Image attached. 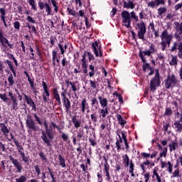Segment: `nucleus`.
Returning <instances> with one entry per match:
<instances>
[{"label":"nucleus","instance_id":"20","mask_svg":"<svg viewBox=\"0 0 182 182\" xmlns=\"http://www.w3.org/2000/svg\"><path fill=\"white\" fill-rule=\"evenodd\" d=\"M52 92H53V98L56 100V102H58V105H60L62 104L61 98H60V95L59 94L58 87H53L52 89Z\"/></svg>","mask_w":182,"mask_h":182},{"label":"nucleus","instance_id":"24","mask_svg":"<svg viewBox=\"0 0 182 182\" xmlns=\"http://www.w3.org/2000/svg\"><path fill=\"white\" fill-rule=\"evenodd\" d=\"M176 132H181L182 130V114L179 120L176 121L173 124Z\"/></svg>","mask_w":182,"mask_h":182},{"label":"nucleus","instance_id":"58","mask_svg":"<svg viewBox=\"0 0 182 182\" xmlns=\"http://www.w3.org/2000/svg\"><path fill=\"white\" fill-rule=\"evenodd\" d=\"M33 117L35 119V121L40 125L43 124V122L41 121V118L37 115V114H33Z\"/></svg>","mask_w":182,"mask_h":182},{"label":"nucleus","instance_id":"63","mask_svg":"<svg viewBox=\"0 0 182 182\" xmlns=\"http://www.w3.org/2000/svg\"><path fill=\"white\" fill-rule=\"evenodd\" d=\"M172 114H173V111L171 108L168 107L166 109V111L164 112L165 116H170V115H172Z\"/></svg>","mask_w":182,"mask_h":182},{"label":"nucleus","instance_id":"16","mask_svg":"<svg viewBox=\"0 0 182 182\" xmlns=\"http://www.w3.org/2000/svg\"><path fill=\"white\" fill-rule=\"evenodd\" d=\"M38 5L40 10L46 9V13L47 14V16L51 14L52 8L48 3L44 4L43 1H41V0H40L38 3Z\"/></svg>","mask_w":182,"mask_h":182},{"label":"nucleus","instance_id":"25","mask_svg":"<svg viewBox=\"0 0 182 182\" xmlns=\"http://www.w3.org/2000/svg\"><path fill=\"white\" fill-rule=\"evenodd\" d=\"M0 130L3 133V135L6 136H8V134L10 132V129H8L4 123H0Z\"/></svg>","mask_w":182,"mask_h":182},{"label":"nucleus","instance_id":"41","mask_svg":"<svg viewBox=\"0 0 182 182\" xmlns=\"http://www.w3.org/2000/svg\"><path fill=\"white\" fill-rule=\"evenodd\" d=\"M169 64L171 65H178V56L177 55L172 56V58H171V61L169 62Z\"/></svg>","mask_w":182,"mask_h":182},{"label":"nucleus","instance_id":"30","mask_svg":"<svg viewBox=\"0 0 182 182\" xmlns=\"http://www.w3.org/2000/svg\"><path fill=\"white\" fill-rule=\"evenodd\" d=\"M0 18L1 21L4 23H6V11L5 9L1 8L0 9Z\"/></svg>","mask_w":182,"mask_h":182},{"label":"nucleus","instance_id":"27","mask_svg":"<svg viewBox=\"0 0 182 182\" xmlns=\"http://www.w3.org/2000/svg\"><path fill=\"white\" fill-rule=\"evenodd\" d=\"M72 122L75 129H77L81 127V122L79 119H77V117H75V116H73L72 117Z\"/></svg>","mask_w":182,"mask_h":182},{"label":"nucleus","instance_id":"5","mask_svg":"<svg viewBox=\"0 0 182 182\" xmlns=\"http://www.w3.org/2000/svg\"><path fill=\"white\" fill-rule=\"evenodd\" d=\"M176 39H177V41L173 43L172 47L170 49V51L171 53H174L178 50V57L182 60V39L179 35L176 36Z\"/></svg>","mask_w":182,"mask_h":182},{"label":"nucleus","instance_id":"39","mask_svg":"<svg viewBox=\"0 0 182 182\" xmlns=\"http://www.w3.org/2000/svg\"><path fill=\"white\" fill-rule=\"evenodd\" d=\"M11 105H12V109H14L16 111H17L18 109V100L17 98L13 99L11 100Z\"/></svg>","mask_w":182,"mask_h":182},{"label":"nucleus","instance_id":"32","mask_svg":"<svg viewBox=\"0 0 182 182\" xmlns=\"http://www.w3.org/2000/svg\"><path fill=\"white\" fill-rule=\"evenodd\" d=\"M151 161L148 159L146 160V161L140 164V167L143 171V173H146V166H150Z\"/></svg>","mask_w":182,"mask_h":182},{"label":"nucleus","instance_id":"9","mask_svg":"<svg viewBox=\"0 0 182 182\" xmlns=\"http://www.w3.org/2000/svg\"><path fill=\"white\" fill-rule=\"evenodd\" d=\"M121 16L122 18V22L123 23V26L127 27V28H130L132 23V18L130 13L125 10L122 11Z\"/></svg>","mask_w":182,"mask_h":182},{"label":"nucleus","instance_id":"57","mask_svg":"<svg viewBox=\"0 0 182 182\" xmlns=\"http://www.w3.org/2000/svg\"><path fill=\"white\" fill-rule=\"evenodd\" d=\"M35 50H36V51L37 55H38L39 58H41L43 54H42V52H41V50L39 46L36 45V46H35Z\"/></svg>","mask_w":182,"mask_h":182},{"label":"nucleus","instance_id":"53","mask_svg":"<svg viewBox=\"0 0 182 182\" xmlns=\"http://www.w3.org/2000/svg\"><path fill=\"white\" fill-rule=\"evenodd\" d=\"M16 182H26L27 181V178L24 175H21L18 178H16Z\"/></svg>","mask_w":182,"mask_h":182},{"label":"nucleus","instance_id":"4","mask_svg":"<svg viewBox=\"0 0 182 182\" xmlns=\"http://www.w3.org/2000/svg\"><path fill=\"white\" fill-rule=\"evenodd\" d=\"M180 82L175 74L168 75L164 80V85L166 89H173Z\"/></svg>","mask_w":182,"mask_h":182},{"label":"nucleus","instance_id":"29","mask_svg":"<svg viewBox=\"0 0 182 182\" xmlns=\"http://www.w3.org/2000/svg\"><path fill=\"white\" fill-rule=\"evenodd\" d=\"M117 119L119 122V124L124 127L127 124V121L123 119L121 114H117Z\"/></svg>","mask_w":182,"mask_h":182},{"label":"nucleus","instance_id":"12","mask_svg":"<svg viewBox=\"0 0 182 182\" xmlns=\"http://www.w3.org/2000/svg\"><path fill=\"white\" fill-rule=\"evenodd\" d=\"M62 101H63V107L65 109V112L68 113L71 108V102L67 97L65 92H62L60 93Z\"/></svg>","mask_w":182,"mask_h":182},{"label":"nucleus","instance_id":"11","mask_svg":"<svg viewBox=\"0 0 182 182\" xmlns=\"http://www.w3.org/2000/svg\"><path fill=\"white\" fill-rule=\"evenodd\" d=\"M26 21L28 23H26V27H27L29 30H31V33H34L35 35L37 34V30L35 26H31L32 24H36L37 22L34 18H32L30 16H26Z\"/></svg>","mask_w":182,"mask_h":182},{"label":"nucleus","instance_id":"49","mask_svg":"<svg viewBox=\"0 0 182 182\" xmlns=\"http://www.w3.org/2000/svg\"><path fill=\"white\" fill-rule=\"evenodd\" d=\"M4 63L7 64V65L9 66V68L10 69V71H11L14 69V64H13L12 61H11L9 60H6L4 61Z\"/></svg>","mask_w":182,"mask_h":182},{"label":"nucleus","instance_id":"6","mask_svg":"<svg viewBox=\"0 0 182 182\" xmlns=\"http://www.w3.org/2000/svg\"><path fill=\"white\" fill-rule=\"evenodd\" d=\"M161 81L159 74V70H156L155 77L151 78L150 81V91L154 92L156 90V87L161 85Z\"/></svg>","mask_w":182,"mask_h":182},{"label":"nucleus","instance_id":"45","mask_svg":"<svg viewBox=\"0 0 182 182\" xmlns=\"http://www.w3.org/2000/svg\"><path fill=\"white\" fill-rule=\"evenodd\" d=\"M70 63L69 60H67L66 58H63L61 61L62 66L65 68H68L67 67L70 65Z\"/></svg>","mask_w":182,"mask_h":182},{"label":"nucleus","instance_id":"22","mask_svg":"<svg viewBox=\"0 0 182 182\" xmlns=\"http://www.w3.org/2000/svg\"><path fill=\"white\" fill-rule=\"evenodd\" d=\"M158 154H159L158 151H154L151 154V153L142 152L141 154V156L142 158L148 160L149 158L154 159V158L156 157Z\"/></svg>","mask_w":182,"mask_h":182},{"label":"nucleus","instance_id":"10","mask_svg":"<svg viewBox=\"0 0 182 182\" xmlns=\"http://www.w3.org/2000/svg\"><path fill=\"white\" fill-rule=\"evenodd\" d=\"M137 29L139 30L137 36L140 40H145V34L146 33V26L145 23L143 21H141L140 23L136 24Z\"/></svg>","mask_w":182,"mask_h":182},{"label":"nucleus","instance_id":"40","mask_svg":"<svg viewBox=\"0 0 182 182\" xmlns=\"http://www.w3.org/2000/svg\"><path fill=\"white\" fill-rule=\"evenodd\" d=\"M14 144H15L16 146L17 147L18 152L19 153V154H21V153H23L24 149H23V146L21 145V144L19 143L18 141H15Z\"/></svg>","mask_w":182,"mask_h":182},{"label":"nucleus","instance_id":"17","mask_svg":"<svg viewBox=\"0 0 182 182\" xmlns=\"http://www.w3.org/2000/svg\"><path fill=\"white\" fill-rule=\"evenodd\" d=\"M9 160L13 164V165L15 166V168L17 170L18 173H21L23 170V166L21 164V163L18 161V159H15L12 156H9Z\"/></svg>","mask_w":182,"mask_h":182},{"label":"nucleus","instance_id":"15","mask_svg":"<svg viewBox=\"0 0 182 182\" xmlns=\"http://www.w3.org/2000/svg\"><path fill=\"white\" fill-rule=\"evenodd\" d=\"M42 87L43 92L42 93V97L44 102H48V97L50 96V89L46 82H42Z\"/></svg>","mask_w":182,"mask_h":182},{"label":"nucleus","instance_id":"35","mask_svg":"<svg viewBox=\"0 0 182 182\" xmlns=\"http://www.w3.org/2000/svg\"><path fill=\"white\" fill-rule=\"evenodd\" d=\"M29 5L31 6V9L35 11H37L38 9H37V4L35 0H27Z\"/></svg>","mask_w":182,"mask_h":182},{"label":"nucleus","instance_id":"19","mask_svg":"<svg viewBox=\"0 0 182 182\" xmlns=\"http://www.w3.org/2000/svg\"><path fill=\"white\" fill-rule=\"evenodd\" d=\"M90 102H91V111L92 112H96L98 110L99 107H100V103L96 97H92L90 100Z\"/></svg>","mask_w":182,"mask_h":182},{"label":"nucleus","instance_id":"2","mask_svg":"<svg viewBox=\"0 0 182 182\" xmlns=\"http://www.w3.org/2000/svg\"><path fill=\"white\" fill-rule=\"evenodd\" d=\"M41 138L42 141L46 144L47 146H51L50 140L54 139V133L52 127H49V129L41 131Z\"/></svg>","mask_w":182,"mask_h":182},{"label":"nucleus","instance_id":"43","mask_svg":"<svg viewBox=\"0 0 182 182\" xmlns=\"http://www.w3.org/2000/svg\"><path fill=\"white\" fill-rule=\"evenodd\" d=\"M90 119L93 123H97L98 122V116L97 114V112L90 114Z\"/></svg>","mask_w":182,"mask_h":182},{"label":"nucleus","instance_id":"3","mask_svg":"<svg viewBox=\"0 0 182 182\" xmlns=\"http://www.w3.org/2000/svg\"><path fill=\"white\" fill-rule=\"evenodd\" d=\"M158 52V49L154 43H151L149 46V49L146 51H143L141 50H139V57L141 59L143 63H146V59L144 56L150 57L151 54L156 53Z\"/></svg>","mask_w":182,"mask_h":182},{"label":"nucleus","instance_id":"26","mask_svg":"<svg viewBox=\"0 0 182 182\" xmlns=\"http://www.w3.org/2000/svg\"><path fill=\"white\" fill-rule=\"evenodd\" d=\"M99 102L100 104L101 107L106 108L107 107L108 100L107 98H103L102 96L98 97Z\"/></svg>","mask_w":182,"mask_h":182},{"label":"nucleus","instance_id":"14","mask_svg":"<svg viewBox=\"0 0 182 182\" xmlns=\"http://www.w3.org/2000/svg\"><path fill=\"white\" fill-rule=\"evenodd\" d=\"M103 159L105 160L104 162V171L103 173H105L106 176V181H110L112 179L111 175H110V165L108 163V160L106 158V156H103Z\"/></svg>","mask_w":182,"mask_h":182},{"label":"nucleus","instance_id":"18","mask_svg":"<svg viewBox=\"0 0 182 182\" xmlns=\"http://www.w3.org/2000/svg\"><path fill=\"white\" fill-rule=\"evenodd\" d=\"M90 108L89 104L86 98H83L81 101V103L79 105V110L82 113H85L87 109Z\"/></svg>","mask_w":182,"mask_h":182},{"label":"nucleus","instance_id":"1","mask_svg":"<svg viewBox=\"0 0 182 182\" xmlns=\"http://www.w3.org/2000/svg\"><path fill=\"white\" fill-rule=\"evenodd\" d=\"M161 42V50L165 51L167 48V46L169 48L171 42L173 41V36L172 34H169L168 30H164L160 36Z\"/></svg>","mask_w":182,"mask_h":182},{"label":"nucleus","instance_id":"28","mask_svg":"<svg viewBox=\"0 0 182 182\" xmlns=\"http://www.w3.org/2000/svg\"><path fill=\"white\" fill-rule=\"evenodd\" d=\"M79 84L78 81L76 82H70V85L71 86L72 91L75 92L76 91L80 90V86H77Z\"/></svg>","mask_w":182,"mask_h":182},{"label":"nucleus","instance_id":"7","mask_svg":"<svg viewBox=\"0 0 182 182\" xmlns=\"http://www.w3.org/2000/svg\"><path fill=\"white\" fill-rule=\"evenodd\" d=\"M26 127L27 128L28 133H32L33 132L38 131V127L31 114L26 116Z\"/></svg>","mask_w":182,"mask_h":182},{"label":"nucleus","instance_id":"64","mask_svg":"<svg viewBox=\"0 0 182 182\" xmlns=\"http://www.w3.org/2000/svg\"><path fill=\"white\" fill-rule=\"evenodd\" d=\"M0 99L1 100H3L4 102H7L8 100H9L7 97H6V94L4 93V94H0Z\"/></svg>","mask_w":182,"mask_h":182},{"label":"nucleus","instance_id":"51","mask_svg":"<svg viewBox=\"0 0 182 182\" xmlns=\"http://www.w3.org/2000/svg\"><path fill=\"white\" fill-rule=\"evenodd\" d=\"M115 147L117 148V152H120L121 150H124L125 148L122 146V144L116 141Z\"/></svg>","mask_w":182,"mask_h":182},{"label":"nucleus","instance_id":"37","mask_svg":"<svg viewBox=\"0 0 182 182\" xmlns=\"http://www.w3.org/2000/svg\"><path fill=\"white\" fill-rule=\"evenodd\" d=\"M58 160H59L60 166L62 168L66 167L65 159L62 156V155H60V154L58 155Z\"/></svg>","mask_w":182,"mask_h":182},{"label":"nucleus","instance_id":"54","mask_svg":"<svg viewBox=\"0 0 182 182\" xmlns=\"http://www.w3.org/2000/svg\"><path fill=\"white\" fill-rule=\"evenodd\" d=\"M156 6H159L156 1H152L148 3V7H150L151 9H155Z\"/></svg>","mask_w":182,"mask_h":182},{"label":"nucleus","instance_id":"60","mask_svg":"<svg viewBox=\"0 0 182 182\" xmlns=\"http://www.w3.org/2000/svg\"><path fill=\"white\" fill-rule=\"evenodd\" d=\"M87 55L90 62L95 60L94 55H92L91 52L87 51Z\"/></svg>","mask_w":182,"mask_h":182},{"label":"nucleus","instance_id":"8","mask_svg":"<svg viewBox=\"0 0 182 182\" xmlns=\"http://www.w3.org/2000/svg\"><path fill=\"white\" fill-rule=\"evenodd\" d=\"M0 44L1 46V48L6 50V48L13 49L14 45L11 44L9 41L4 36V33L0 28Z\"/></svg>","mask_w":182,"mask_h":182},{"label":"nucleus","instance_id":"55","mask_svg":"<svg viewBox=\"0 0 182 182\" xmlns=\"http://www.w3.org/2000/svg\"><path fill=\"white\" fill-rule=\"evenodd\" d=\"M131 18H133L136 22L139 21V16H136L134 11L131 12L130 14Z\"/></svg>","mask_w":182,"mask_h":182},{"label":"nucleus","instance_id":"38","mask_svg":"<svg viewBox=\"0 0 182 182\" xmlns=\"http://www.w3.org/2000/svg\"><path fill=\"white\" fill-rule=\"evenodd\" d=\"M50 3L54 7V11L55 13H58L59 11V6H58V2L55 0H50Z\"/></svg>","mask_w":182,"mask_h":182},{"label":"nucleus","instance_id":"21","mask_svg":"<svg viewBox=\"0 0 182 182\" xmlns=\"http://www.w3.org/2000/svg\"><path fill=\"white\" fill-rule=\"evenodd\" d=\"M123 1V8L127 9H134L136 4H134V0H127Z\"/></svg>","mask_w":182,"mask_h":182},{"label":"nucleus","instance_id":"34","mask_svg":"<svg viewBox=\"0 0 182 182\" xmlns=\"http://www.w3.org/2000/svg\"><path fill=\"white\" fill-rule=\"evenodd\" d=\"M89 77H92L95 76L96 72H95V67L93 65H89Z\"/></svg>","mask_w":182,"mask_h":182},{"label":"nucleus","instance_id":"33","mask_svg":"<svg viewBox=\"0 0 182 182\" xmlns=\"http://www.w3.org/2000/svg\"><path fill=\"white\" fill-rule=\"evenodd\" d=\"M21 156L22 161L27 165L29 164V160H30V156H26V154L24 152H22L20 154Z\"/></svg>","mask_w":182,"mask_h":182},{"label":"nucleus","instance_id":"47","mask_svg":"<svg viewBox=\"0 0 182 182\" xmlns=\"http://www.w3.org/2000/svg\"><path fill=\"white\" fill-rule=\"evenodd\" d=\"M57 38L55 36H51L50 37V48H52L55 46Z\"/></svg>","mask_w":182,"mask_h":182},{"label":"nucleus","instance_id":"62","mask_svg":"<svg viewBox=\"0 0 182 182\" xmlns=\"http://www.w3.org/2000/svg\"><path fill=\"white\" fill-rule=\"evenodd\" d=\"M13 25H14V29H16L18 31H20L21 23L18 21H15Z\"/></svg>","mask_w":182,"mask_h":182},{"label":"nucleus","instance_id":"56","mask_svg":"<svg viewBox=\"0 0 182 182\" xmlns=\"http://www.w3.org/2000/svg\"><path fill=\"white\" fill-rule=\"evenodd\" d=\"M38 156L41 158V159L43 160V161H48L46 155L42 151H41L38 153Z\"/></svg>","mask_w":182,"mask_h":182},{"label":"nucleus","instance_id":"46","mask_svg":"<svg viewBox=\"0 0 182 182\" xmlns=\"http://www.w3.org/2000/svg\"><path fill=\"white\" fill-rule=\"evenodd\" d=\"M22 95L24 97L25 100H26L27 105H30L31 103H32V102L33 101V99L31 97L27 96L25 93H22Z\"/></svg>","mask_w":182,"mask_h":182},{"label":"nucleus","instance_id":"44","mask_svg":"<svg viewBox=\"0 0 182 182\" xmlns=\"http://www.w3.org/2000/svg\"><path fill=\"white\" fill-rule=\"evenodd\" d=\"M176 146H178V143L176 141H172V144H168L170 151H175L176 149Z\"/></svg>","mask_w":182,"mask_h":182},{"label":"nucleus","instance_id":"13","mask_svg":"<svg viewBox=\"0 0 182 182\" xmlns=\"http://www.w3.org/2000/svg\"><path fill=\"white\" fill-rule=\"evenodd\" d=\"M92 49L93 50L95 57H103L104 53L103 50H102V46H99L97 41L92 43Z\"/></svg>","mask_w":182,"mask_h":182},{"label":"nucleus","instance_id":"31","mask_svg":"<svg viewBox=\"0 0 182 182\" xmlns=\"http://www.w3.org/2000/svg\"><path fill=\"white\" fill-rule=\"evenodd\" d=\"M122 159H123V163H124V167L129 166L130 159H129L128 154H125L124 156H122Z\"/></svg>","mask_w":182,"mask_h":182},{"label":"nucleus","instance_id":"48","mask_svg":"<svg viewBox=\"0 0 182 182\" xmlns=\"http://www.w3.org/2000/svg\"><path fill=\"white\" fill-rule=\"evenodd\" d=\"M7 80L9 83V86H13L14 85V77L12 74L9 75Z\"/></svg>","mask_w":182,"mask_h":182},{"label":"nucleus","instance_id":"61","mask_svg":"<svg viewBox=\"0 0 182 182\" xmlns=\"http://www.w3.org/2000/svg\"><path fill=\"white\" fill-rule=\"evenodd\" d=\"M84 134H85L84 132H78V133L77 134V136H76L77 141H80L81 139H82V137H83V138L85 137V136H84Z\"/></svg>","mask_w":182,"mask_h":182},{"label":"nucleus","instance_id":"59","mask_svg":"<svg viewBox=\"0 0 182 182\" xmlns=\"http://www.w3.org/2000/svg\"><path fill=\"white\" fill-rule=\"evenodd\" d=\"M67 11L68 13V15H72L73 16L76 17V11H75L71 8L68 7L67 8Z\"/></svg>","mask_w":182,"mask_h":182},{"label":"nucleus","instance_id":"36","mask_svg":"<svg viewBox=\"0 0 182 182\" xmlns=\"http://www.w3.org/2000/svg\"><path fill=\"white\" fill-rule=\"evenodd\" d=\"M87 51L85 50L82 55V59L80 60L81 64H88V60L87 59Z\"/></svg>","mask_w":182,"mask_h":182},{"label":"nucleus","instance_id":"42","mask_svg":"<svg viewBox=\"0 0 182 182\" xmlns=\"http://www.w3.org/2000/svg\"><path fill=\"white\" fill-rule=\"evenodd\" d=\"M82 67V71L80 73H84V74H87L88 73V63H85V64H81Z\"/></svg>","mask_w":182,"mask_h":182},{"label":"nucleus","instance_id":"23","mask_svg":"<svg viewBox=\"0 0 182 182\" xmlns=\"http://www.w3.org/2000/svg\"><path fill=\"white\" fill-rule=\"evenodd\" d=\"M174 25L176 26L175 29L178 34H175V38H176V36H181L182 35V21L179 23L178 21L174 22Z\"/></svg>","mask_w":182,"mask_h":182},{"label":"nucleus","instance_id":"50","mask_svg":"<svg viewBox=\"0 0 182 182\" xmlns=\"http://www.w3.org/2000/svg\"><path fill=\"white\" fill-rule=\"evenodd\" d=\"M167 12V9L165 7H161L158 9L159 16H162Z\"/></svg>","mask_w":182,"mask_h":182},{"label":"nucleus","instance_id":"52","mask_svg":"<svg viewBox=\"0 0 182 182\" xmlns=\"http://www.w3.org/2000/svg\"><path fill=\"white\" fill-rule=\"evenodd\" d=\"M29 50L31 52V55H30L29 58L31 60H36V58H35V53H34L35 50L32 48V46H29Z\"/></svg>","mask_w":182,"mask_h":182}]
</instances>
